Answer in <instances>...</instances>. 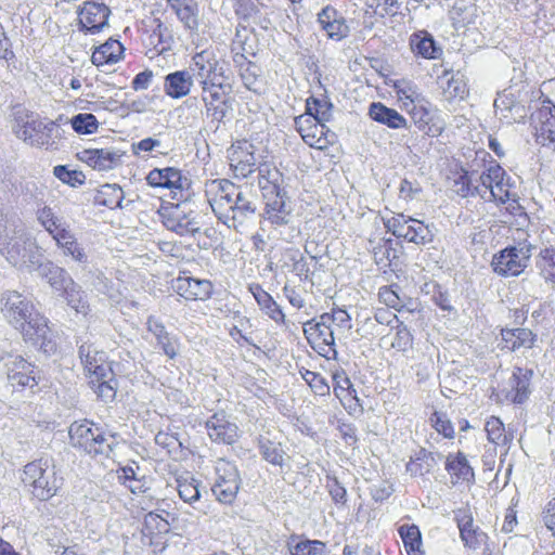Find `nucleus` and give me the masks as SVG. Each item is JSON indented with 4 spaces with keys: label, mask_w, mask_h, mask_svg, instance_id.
<instances>
[{
    "label": "nucleus",
    "mask_w": 555,
    "mask_h": 555,
    "mask_svg": "<svg viewBox=\"0 0 555 555\" xmlns=\"http://www.w3.org/2000/svg\"><path fill=\"white\" fill-rule=\"evenodd\" d=\"M1 302V312L25 344L48 356L56 353L57 341L50 321L30 299L17 291H9L2 295Z\"/></svg>",
    "instance_id": "1"
},
{
    "label": "nucleus",
    "mask_w": 555,
    "mask_h": 555,
    "mask_svg": "<svg viewBox=\"0 0 555 555\" xmlns=\"http://www.w3.org/2000/svg\"><path fill=\"white\" fill-rule=\"evenodd\" d=\"M204 193L217 219L228 228L238 230L256 212L250 196L229 179L207 180Z\"/></svg>",
    "instance_id": "2"
},
{
    "label": "nucleus",
    "mask_w": 555,
    "mask_h": 555,
    "mask_svg": "<svg viewBox=\"0 0 555 555\" xmlns=\"http://www.w3.org/2000/svg\"><path fill=\"white\" fill-rule=\"evenodd\" d=\"M20 481L33 500L47 502L59 494L64 477L52 459L40 456L23 466Z\"/></svg>",
    "instance_id": "3"
},
{
    "label": "nucleus",
    "mask_w": 555,
    "mask_h": 555,
    "mask_svg": "<svg viewBox=\"0 0 555 555\" xmlns=\"http://www.w3.org/2000/svg\"><path fill=\"white\" fill-rule=\"evenodd\" d=\"M79 357L90 388L100 400L112 402L117 393V380L107 354L90 344H83L79 347Z\"/></svg>",
    "instance_id": "4"
},
{
    "label": "nucleus",
    "mask_w": 555,
    "mask_h": 555,
    "mask_svg": "<svg viewBox=\"0 0 555 555\" xmlns=\"http://www.w3.org/2000/svg\"><path fill=\"white\" fill-rule=\"evenodd\" d=\"M68 438L74 449L92 459L111 457L118 444L115 435L106 433L100 424L87 418L70 424Z\"/></svg>",
    "instance_id": "5"
},
{
    "label": "nucleus",
    "mask_w": 555,
    "mask_h": 555,
    "mask_svg": "<svg viewBox=\"0 0 555 555\" xmlns=\"http://www.w3.org/2000/svg\"><path fill=\"white\" fill-rule=\"evenodd\" d=\"M480 180L485 190H489L493 201L504 205L505 215L513 218L526 216L525 208L520 205L518 197L511 191L505 170L496 162H492L480 173Z\"/></svg>",
    "instance_id": "6"
},
{
    "label": "nucleus",
    "mask_w": 555,
    "mask_h": 555,
    "mask_svg": "<svg viewBox=\"0 0 555 555\" xmlns=\"http://www.w3.org/2000/svg\"><path fill=\"white\" fill-rule=\"evenodd\" d=\"M185 203L160 199L157 215L168 231L179 236H195L201 231V224L195 211Z\"/></svg>",
    "instance_id": "7"
},
{
    "label": "nucleus",
    "mask_w": 555,
    "mask_h": 555,
    "mask_svg": "<svg viewBox=\"0 0 555 555\" xmlns=\"http://www.w3.org/2000/svg\"><path fill=\"white\" fill-rule=\"evenodd\" d=\"M38 220L53 237L65 256H70L78 262L87 261V254L70 231L69 225L57 218L50 207H43L39 210Z\"/></svg>",
    "instance_id": "8"
},
{
    "label": "nucleus",
    "mask_w": 555,
    "mask_h": 555,
    "mask_svg": "<svg viewBox=\"0 0 555 555\" xmlns=\"http://www.w3.org/2000/svg\"><path fill=\"white\" fill-rule=\"evenodd\" d=\"M145 180L151 188L169 190L172 201L188 202L191 198L192 182L179 168H154Z\"/></svg>",
    "instance_id": "9"
},
{
    "label": "nucleus",
    "mask_w": 555,
    "mask_h": 555,
    "mask_svg": "<svg viewBox=\"0 0 555 555\" xmlns=\"http://www.w3.org/2000/svg\"><path fill=\"white\" fill-rule=\"evenodd\" d=\"M377 298L382 305L401 313L402 317L408 313L412 317L410 323L414 322L415 326H425L422 302L416 298L402 296L401 287L397 283L380 286L377 292Z\"/></svg>",
    "instance_id": "10"
},
{
    "label": "nucleus",
    "mask_w": 555,
    "mask_h": 555,
    "mask_svg": "<svg viewBox=\"0 0 555 555\" xmlns=\"http://www.w3.org/2000/svg\"><path fill=\"white\" fill-rule=\"evenodd\" d=\"M66 118L60 115L55 120L44 122L40 119H31L24 122L16 134L30 145L51 146L55 143V139H61V126L65 125Z\"/></svg>",
    "instance_id": "11"
},
{
    "label": "nucleus",
    "mask_w": 555,
    "mask_h": 555,
    "mask_svg": "<svg viewBox=\"0 0 555 555\" xmlns=\"http://www.w3.org/2000/svg\"><path fill=\"white\" fill-rule=\"evenodd\" d=\"M171 289L180 299L188 302H205L215 293L214 283L210 280L194 278L188 269L179 271L172 279Z\"/></svg>",
    "instance_id": "12"
},
{
    "label": "nucleus",
    "mask_w": 555,
    "mask_h": 555,
    "mask_svg": "<svg viewBox=\"0 0 555 555\" xmlns=\"http://www.w3.org/2000/svg\"><path fill=\"white\" fill-rule=\"evenodd\" d=\"M194 70L199 77V86H208L210 83L230 82L228 72V63L220 57L214 49H204L192 56Z\"/></svg>",
    "instance_id": "13"
},
{
    "label": "nucleus",
    "mask_w": 555,
    "mask_h": 555,
    "mask_svg": "<svg viewBox=\"0 0 555 555\" xmlns=\"http://www.w3.org/2000/svg\"><path fill=\"white\" fill-rule=\"evenodd\" d=\"M201 99L207 116L211 117L214 120L222 121L233 109L234 99L232 96V83H210L201 87Z\"/></svg>",
    "instance_id": "14"
},
{
    "label": "nucleus",
    "mask_w": 555,
    "mask_h": 555,
    "mask_svg": "<svg viewBox=\"0 0 555 555\" xmlns=\"http://www.w3.org/2000/svg\"><path fill=\"white\" fill-rule=\"evenodd\" d=\"M530 257V244L508 246L493 255L491 267L493 272L500 276H518L528 267Z\"/></svg>",
    "instance_id": "15"
},
{
    "label": "nucleus",
    "mask_w": 555,
    "mask_h": 555,
    "mask_svg": "<svg viewBox=\"0 0 555 555\" xmlns=\"http://www.w3.org/2000/svg\"><path fill=\"white\" fill-rule=\"evenodd\" d=\"M295 128L302 141L312 149L324 151L337 142V135L325 121L310 115H299L295 118Z\"/></svg>",
    "instance_id": "16"
},
{
    "label": "nucleus",
    "mask_w": 555,
    "mask_h": 555,
    "mask_svg": "<svg viewBox=\"0 0 555 555\" xmlns=\"http://www.w3.org/2000/svg\"><path fill=\"white\" fill-rule=\"evenodd\" d=\"M386 229L396 237L417 245L431 242L433 235L427 224L418 219L396 214L384 222Z\"/></svg>",
    "instance_id": "17"
},
{
    "label": "nucleus",
    "mask_w": 555,
    "mask_h": 555,
    "mask_svg": "<svg viewBox=\"0 0 555 555\" xmlns=\"http://www.w3.org/2000/svg\"><path fill=\"white\" fill-rule=\"evenodd\" d=\"M145 55L153 60L171 51L175 43L173 35L169 27L158 17L153 18L141 35Z\"/></svg>",
    "instance_id": "18"
},
{
    "label": "nucleus",
    "mask_w": 555,
    "mask_h": 555,
    "mask_svg": "<svg viewBox=\"0 0 555 555\" xmlns=\"http://www.w3.org/2000/svg\"><path fill=\"white\" fill-rule=\"evenodd\" d=\"M454 521L465 548L477 551L488 545L489 535L475 524L474 515L469 507L456 509L454 512Z\"/></svg>",
    "instance_id": "19"
},
{
    "label": "nucleus",
    "mask_w": 555,
    "mask_h": 555,
    "mask_svg": "<svg viewBox=\"0 0 555 555\" xmlns=\"http://www.w3.org/2000/svg\"><path fill=\"white\" fill-rule=\"evenodd\" d=\"M111 9L103 2L83 1L77 9L78 27L86 34L95 35L108 25Z\"/></svg>",
    "instance_id": "20"
},
{
    "label": "nucleus",
    "mask_w": 555,
    "mask_h": 555,
    "mask_svg": "<svg viewBox=\"0 0 555 555\" xmlns=\"http://www.w3.org/2000/svg\"><path fill=\"white\" fill-rule=\"evenodd\" d=\"M7 378L15 390L33 389L40 382V372L33 362L22 356H15L5 363Z\"/></svg>",
    "instance_id": "21"
},
{
    "label": "nucleus",
    "mask_w": 555,
    "mask_h": 555,
    "mask_svg": "<svg viewBox=\"0 0 555 555\" xmlns=\"http://www.w3.org/2000/svg\"><path fill=\"white\" fill-rule=\"evenodd\" d=\"M208 438L216 444H234L240 438V428L224 410L214 412L205 422Z\"/></svg>",
    "instance_id": "22"
},
{
    "label": "nucleus",
    "mask_w": 555,
    "mask_h": 555,
    "mask_svg": "<svg viewBox=\"0 0 555 555\" xmlns=\"http://www.w3.org/2000/svg\"><path fill=\"white\" fill-rule=\"evenodd\" d=\"M216 472L217 478L212 492L219 502L231 504L234 502L240 489V474L232 463L224 460L218 462Z\"/></svg>",
    "instance_id": "23"
},
{
    "label": "nucleus",
    "mask_w": 555,
    "mask_h": 555,
    "mask_svg": "<svg viewBox=\"0 0 555 555\" xmlns=\"http://www.w3.org/2000/svg\"><path fill=\"white\" fill-rule=\"evenodd\" d=\"M255 152V145L246 139L237 140L231 145L229 162L235 178L244 179L256 171L257 158Z\"/></svg>",
    "instance_id": "24"
},
{
    "label": "nucleus",
    "mask_w": 555,
    "mask_h": 555,
    "mask_svg": "<svg viewBox=\"0 0 555 555\" xmlns=\"http://www.w3.org/2000/svg\"><path fill=\"white\" fill-rule=\"evenodd\" d=\"M370 251L375 263L383 269L396 270L400 264L402 246L391 237L373 235L369 240Z\"/></svg>",
    "instance_id": "25"
},
{
    "label": "nucleus",
    "mask_w": 555,
    "mask_h": 555,
    "mask_svg": "<svg viewBox=\"0 0 555 555\" xmlns=\"http://www.w3.org/2000/svg\"><path fill=\"white\" fill-rule=\"evenodd\" d=\"M304 334L311 348L320 356L331 358L336 353L335 340L338 338L320 319L307 322L304 326Z\"/></svg>",
    "instance_id": "26"
},
{
    "label": "nucleus",
    "mask_w": 555,
    "mask_h": 555,
    "mask_svg": "<svg viewBox=\"0 0 555 555\" xmlns=\"http://www.w3.org/2000/svg\"><path fill=\"white\" fill-rule=\"evenodd\" d=\"M531 120L537 144L555 151V104L539 108Z\"/></svg>",
    "instance_id": "27"
},
{
    "label": "nucleus",
    "mask_w": 555,
    "mask_h": 555,
    "mask_svg": "<svg viewBox=\"0 0 555 555\" xmlns=\"http://www.w3.org/2000/svg\"><path fill=\"white\" fill-rule=\"evenodd\" d=\"M333 391L344 409L350 414L362 412V404L358 398L357 390L349 376L344 370H336L332 374Z\"/></svg>",
    "instance_id": "28"
},
{
    "label": "nucleus",
    "mask_w": 555,
    "mask_h": 555,
    "mask_svg": "<svg viewBox=\"0 0 555 555\" xmlns=\"http://www.w3.org/2000/svg\"><path fill=\"white\" fill-rule=\"evenodd\" d=\"M169 532L170 524L162 515L150 512L144 516L141 529V540L143 544L162 550L166 544Z\"/></svg>",
    "instance_id": "29"
},
{
    "label": "nucleus",
    "mask_w": 555,
    "mask_h": 555,
    "mask_svg": "<svg viewBox=\"0 0 555 555\" xmlns=\"http://www.w3.org/2000/svg\"><path fill=\"white\" fill-rule=\"evenodd\" d=\"M444 469L453 486L466 485L469 487L475 483V470L463 451L449 453L446 456Z\"/></svg>",
    "instance_id": "30"
},
{
    "label": "nucleus",
    "mask_w": 555,
    "mask_h": 555,
    "mask_svg": "<svg viewBox=\"0 0 555 555\" xmlns=\"http://www.w3.org/2000/svg\"><path fill=\"white\" fill-rule=\"evenodd\" d=\"M477 171L467 170L461 165H456L450 170L448 176L452 182V186L457 195L461 197L474 196L476 194H483L488 190H485V185L480 180V175L476 178Z\"/></svg>",
    "instance_id": "31"
},
{
    "label": "nucleus",
    "mask_w": 555,
    "mask_h": 555,
    "mask_svg": "<svg viewBox=\"0 0 555 555\" xmlns=\"http://www.w3.org/2000/svg\"><path fill=\"white\" fill-rule=\"evenodd\" d=\"M391 88L396 94L398 106L406 114L428 101L420 87L410 79H396L392 81Z\"/></svg>",
    "instance_id": "32"
},
{
    "label": "nucleus",
    "mask_w": 555,
    "mask_h": 555,
    "mask_svg": "<svg viewBox=\"0 0 555 555\" xmlns=\"http://www.w3.org/2000/svg\"><path fill=\"white\" fill-rule=\"evenodd\" d=\"M318 23L328 39L340 41L349 34L346 18L332 4L325 5L318 13Z\"/></svg>",
    "instance_id": "33"
},
{
    "label": "nucleus",
    "mask_w": 555,
    "mask_h": 555,
    "mask_svg": "<svg viewBox=\"0 0 555 555\" xmlns=\"http://www.w3.org/2000/svg\"><path fill=\"white\" fill-rule=\"evenodd\" d=\"M80 162L86 164L93 170L108 171L116 168L120 164V154L118 152L102 147V149H83L77 154Z\"/></svg>",
    "instance_id": "34"
},
{
    "label": "nucleus",
    "mask_w": 555,
    "mask_h": 555,
    "mask_svg": "<svg viewBox=\"0 0 555 555\" xmlns=\"http://www.w3.org/2000/svg\"><path fill=\"white\" fill-rule=\"evenodd\" d=\"M146 330L156 339L158 348L170 360L179 354L180 340L177 336L170 334L165 324L156 317L151 315L146 320Z\"/></svg>",
    "instance_id": "35"
},
{
    "label": "nucleus",
    "mask_w": 555,
    "mask_h": 555,
    "mask_svg": "<svg viewBox=\"0 0 555 555\" xmlns=\"http://www.w3.org/2000/svg\"><path fill=\"white\" fill-rule=\"evenodd\" d=\"M408 115L415 128L428 137L437 138L441 135L444 130L443 122L434 115L429 100L415 109H412Z\"/></svg>",
    "instance_id": "36"
},
{
    "label": "nucleus",
    "mask_w": 555,
    "mask_h": 555,
    "mask_svg": "<svg viewBox=\"0 0 555 555\" xmlns=\"http://www.w3.org/2000/svg\"><path fill=\"white\" fill-rule=\"evenodd\" d=\"M261 312L278 326H287L286 315L275 299L258 283L248 286Z\"/></svg>",
    "instance_id": "37"
},
{
    "label": "nucleus",
    "mask_w": 555,
    "mask_h": 555,
    "mask_svg": "<svg viewBox=\"0 0 555 555\" xmlns=\"http://www.w3.org/2000/svg\"><path fill=\"white\" fill-rule=\"evenodd\" d=\"M194 86L193 75L186 69L169 73L164 78V92L173 100L188 96Z\"/></svg>",
    "instance_id": "38"
},
{
    "label": "nucleus",
    "mask_w": 555,
    "mask_h": 555,
    "mask_svg": "<svg viewBox=\"0 0 555 555\" xmlns=\"http://www.w3.org/2000/svg\"><path fill=\"white\" fill-rule=\"evenodd\" d=\"M34 243L25 236L0 238V254L13 266H21L26 262Z\"/></svg>",
    "instance_id": "39"
},
{
    "label": "nucleus",
    "mask_w": 555,
    "mask_h": 555,
    "mask_svg": "<svg viewBox=\"0 0 555 555\" xmlns=\"http://www.w3.org/2000/svg\"><path fill=\"white\" fill-rule=\"evenodd\" d=\"M166 3L184 28L191 31L198 29L199 7L196 0H166Z\"/></svg>",
    "instance_id": "40"
},
{
    "label": "nucleus",
    "mask_w": 555,
    "mask_h": 555,
    "mask_svg": "<svg viewBox=\"0 0 555 555\" xmlns=\"http://www.w3.org/2000/svg\"><path fill=\"white\" fill-rule=\"evenodd\" d=\"M501 337V349L508 351L531 349L537 341V335L530 328L526 327L502 328Z\"/></svg>",
    "instance_id": "41"
},
{
    "label": "nucleus",
    "mask_w": 555,
    "mask_h": 555,
    "mask_svg": "<svg viewBox=\"0 0 555 555\" xmlns=\"http://www.w3.org/2000/svg\"><path fill=\"white\" fill-rule=\"evenodd\" d=\"M369 117L390 129H402L408 127V119L397 109L386 106L382 102H373L369 106Z\"/></svg>",
    "instance_id": "42"
},
{
    "label": "nucleus",
    "mask_w": 555,
    "mask_h": 555,
    "mask_svg": "<svg viewBox=\"0 0 555 555\" xmlns=\"http://www.w3.org/2000/svg\"><path fill=\"white\" fill-rule=\"evenodd\" d=\"M532 370L515 367L512 374V388L506 393V400L514 404H522L530 395Z\"/></svg>",
    "instance_id": "43"
},
{
    "label": "nucleus",
    "mask_w": 555,
    "mask_h": 555,
    "mask_svg": "<svg viewBox=\"0 0 555 555\" xmlns=\"http://www.w3.org/2000/svg\"><path fill=\"white\" fill-rule=\"evenodd\" d=\"M124 46L120 41L109 38L96 47L91 55V62L96 67L116 64L124 55Z\"/></svg>",
    "instance_id": "44"
},
{
    "label": "nucleus",
    "mask_w": 555,
    "mask_h": 555,
    "mask_svg": "<svg viewBox=\"0 0 555 555\" xmlns=\"http://www.w3.org/2000/svg\"><path fill=\"white\" fill-rule=\"evenodd\" d=\"M319 319L328 325V330L338 340L346 338L352 327L351 317L341 308H333L330 312L322 313Z\"/></svg>",
    "instance_id": "45"
},
{
    "label": "nucleus",
    "mask_w": 555,
    "mask_h": 555,
    "mask_svg": "<svg viewBox=\"0 0 555 555\" xmlns=\"http://www.w3.org/2000/svg\"><path fill=\"white\" fill-rule=\"evenodd\" d=\"M436 466L434 453L425 448H420L410 456L405 464V470L411 477H424L433 473Z\"/></svg>",
    "instance_id": "46"
},
{
    "label": "nucleus",
    "mask_w": 555,
    "mask_h": 555,
    "mask_svg": "<svg viewBox=\"0 0 555 555\" xmlns=\"http://www.w3.org/2000/svg\"><path fill=\"white\" fill-rule=\"evenodd\" d=\"M487 440L494 447L507 449L513 441V433L508 431L499 416H490L485 422Z\"/></svg>",
    "instance_id": "47"
},
{
    "label": "nucleus",
    "mask_w": 555,
    "mask_h": 555,
    "mask_svg": "<svg viewBox=\"0 0 555 555\" xmlns=\"http://www.w3.org/2000/svg\"><path fill=\"white\" fill-rule=\"evenodd\" d=\"M398 534L406 555H426L422 532L417 525H401L398 528Z\"/></svg>",
    "instance_id": "48"
},
{
    "label": "nucleus",
    "mask_w": 555,
    "mask_h": 555,
    "mask_svg": "<svg viewBox=\"0 0 555 555\" xmlns=\"http://www.w3.org/2000/svg\"><path fill=\"white\" fill-rule=\"evenodd\" d=\"M287 548L291 555H323L326 551V543L293 534L287 540Z\"/></svg>",
    "instance_id": "49"
},
{
    "label": "nucleus",
    "mask_w": 555,
    "mask_h": 555,
    "mask_svg": "<svg viewBox=\"0 0 555 555\" xmlns=\"http://www.w3.org/2000/svg\"><path fill=\"white\" fill-rule=\"evenodd\" d=\"M410 47L412 52L426 60H435L440 55V50L431 35L427 31H418L410 37Z\"/></svg>",
    "instance_id": "50"
},
{
    "label": "nucleus",
    "mask_w": 555,
    "mask_h": 555,
    "mask_svg": "<svg viewBox=\"0 0 555 555\" xmlns=\"http://www.w3.org/2000/svg\"><path fill=\"white\" fill-rule=\"evenodd\" d=\"M403 320H399L397 315H393V320L397 321L396 325V335L391 343L392 348H396L400 351H406L412 348L414 337L411 333V330L409 328V325L411 328H421L420 326H415L414 322L410 323L412 320V317L409 314L406 317H402Z\"/></svg>",
    "instance_id": "51"
},
{
    "label": "nucleus",
    "mask_w": 555,
    "mask_h": 555,
    "mask_svg": "<svg viewBox=\"0 0 555 555\" xmlns=\"http://www.w3.org/2000/svg\"><path fill=\"white\" fill-rule=\"evenodd\" d=\"M399 10L400 3L398 0H367L365 13L375 22H378L396 16Z\"/></svg>",
    "instance_id": "52"
},
{
    "label": "nucleus",
    "mask_w": 555,
    "mask_h": 555,
    "mask_svg": "<svg viewBox=\"0 0 555 555\" xmlns=\"http://www.w3.org/2000/svg\"><path fill=\"white\" fill-rule=\"evenodd\" d=\"M333 104L328 96L321 94L320 96L311 95L306 100V113L321 121H330L332 117Z\"/></svg>",
    "instance_id": "53"
},
{
    "label": "nucleus",
    "mask_w": 555,
    "mask_h": 555,
    "mask_svg": "<svg viewBox=\"0 0 555 555\" xmlns=\"http://www.w3.org/2000/svg\"><path fill=\"white\" fill-rule=\"evenodd\" d=\"M124 199V191L118 184L101 185L94 196V202L99 206L114 209L120 206Z\"/></svg>",
    "instance_id": "54"
},
{
    "label": "nucleus",
    "mask_w": 555,
    "mask_h": 555,
    "mask_svg": "<svg viewBox=\"0 0 555 555\" xmlns=\"http://www.w3.org/2000/svg\"><path fill=\"white\" fill-rule=\"evenodd\" d=\"M201 481L193 476L185 475L177 478V490L180 499L190 505L201 498Z\"/></svg>",
    "instance_id": "55"
},
{
    "label": "nucleus",
    "mask_w": 555,
    "mask_h": 555,
    "mask_svg": "<svg viewBox=\"0 0 555 555\" xmlns=\"http://www.w3.org/2000/svg\"><path fill=\"white\" fill-rule=\"evenodd\" d=\"M429 424L431 428L442 438L453 440L455 438V428L446 412L434 411L429 415Z\"/></svg>",
    "instance_id": "56"
},
{
    "label": "nucleus",
    "mask_w": 555,
    "mask_h": 555,
    "mask_svg": "<svg viewBox=\"0 0 555 555\" xmlns=\"http://www.w3.org/2000/svg\"><path fill=\"white\" fill-rule=\"evenodd\" d=\"M44 278L51 287L61 292V294L75 282L65 269L53 264L47 269Z\"/></svg>",
    "instance_id": "57"
},
{
    "label": "nucleus",
    "mask_w": 555,
    "mask_h": 555,
    "mask_svg": "<svg viewBox=\"0 0 555 555\" xmlns=\"http://www.w3.org/2000/svg\"><path fill=\"white\" fill-rule=\"evenodd\" d=\"M72 128L78 134H93L99 130V121L91 113H79L69 120Z\"/></svg>",
    "instance_id": "58"
},
{
    "label": "nucleus",
    "mask_w": 555,
    "mask_h": 555,
    "mask_svg": "<svg viewBox=\"0 0 555 555\" xmlns=\"http://www.w3.org/2000/svg\"><path fill=\"white\" fill-rule=\"evenodd\" d=\"M62 296L77 313L86 315L89 312V304L86 296L75 282L62 293Z\"/></svg>",
    "instance_id": "59"
},
{
    "label": "nucleus",
    "mask_w": 555,
    "mask_h": 555,
    "mask_svg": "<svg viewBox=\"0 0 555 555\" xmlns=\"http://www.w3.org/2000/svg\"><path fill=\"white\" fill-rule=\"evenodd\" d=\"M259 451L262 457L272 465L282 466L284 454L282 444L272 440H263L259 443Z\"/></svg>",
    "instance_id": "60"
},
{
    "label": "nucleus",
    "mask_w": 555,
    "mask_h": 555,
    "mask_svg": "<svg viewBox=\"0 0 555 555\" xmlns=\"http://www.w3.org/2000/svg\"><path fill=\"white\" fill-rule=\"evenodd\" d=\"M443 94L448 101H463L469 95V89L463 78L452 76L443 88Z\"/></svg>",
    "instance_id": "61"
},
{
    "label": "nucleus",
    "mask_w": 555,
    "mask_h": 555,
    "mask_svg": "<svg viewBox=\"0 0 555 555\" xmlns=\"http://www.w3.org/2000/svg\"><path fill=\"white\" fill-rule=\"evenodd\" d=\"M300 374L314 395L321 397L330 395L331 387L320 373L300 370Z\"/></svg>",
    "instance_id": "62"
},
{
    "label": "nucleus",
    "mask_w": 555,
    "mask_h": 555,
    "mask_svg": "<svg viewBox=\"0 0 555 555\" xmlns=\"http://www.w3.org/2000/svg\"><path fill=\"white\" fill-rule=\"evenodd\" d=\"M539 269L545 280L555 283V248L546 247L540 251Z\"/></svg>",
    "instance_id": "63"
},
{
    "label": "nucleus",
    "mask_w": 555,
    "mask_h": 555,
    "mask_svg": "<svg viewBox=\"0 0 555 555\" xmlns=\"http://www.w3.org/2000/svg\"><path fill=\"white\" fill-rule=\"evenodd\" d=\"M233 10L236 16L241 20L247 21L255 17L260 13L262 5L259 0H231Z\"/></svg>",
    "instance_id": "64"
}]
</instances>
